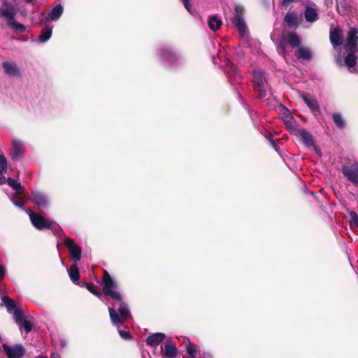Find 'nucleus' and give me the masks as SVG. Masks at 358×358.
<instances>
[{
    "label": "nucleus",
    "mask_w": 358,
    "mask_h": 358,
    "mask_svg": "<svg viewBox=\"0 0 358 358\" xmlns=\"http://www.w3.org/2000/svg\"><path fill=\"white\" fill-rule=\"evenodd\" d=\"M183 358H185V357H183Z\"/></svg>",
    "instance_id": "50"
},
{
    "label": "nucleus",
    "mask_w": 358,
    "mask_h": 358,
    "mask_svg": "<svg viewBox=\"0 0 358 358\" xmlns=\"http://www.w3.org/2000/svg\"><path fill=\"white\" fill-rule=\"evenodd\" d=\"M350 217L351 224H355L357 227H358V215L355 211H351L350 213Z\"/></svg>",
    "instance_id": "37"
},
{
    "label": "nucleus",
    "mask_w": 358,
    "mask_h": 358,
    "mask_svg": "<svg viewBox=\"0 0 358 358\" xmlns=\"http://www.w3.org/2000/svg\"><path fill=\"white\" fill-rule=\"evenodd\" d=\"M161 55L163 59L168 62L170 64H176L178 60L177 53L169 47L162 48Z\"/></svg>",
    "instance_id": "12"
},
{
    "label": "nucleus",
    "mask_w": 358,
    "mask_h": 358,
    "mask_svg": "<svg viewBox=\"0 0 358 358\" xmlns=\"http://www.w3.org/2000/svg\"><path fill=\"white\" fill-rule=\"evenodd\" d=\"M269 141L272 145V147L276 150L278 151V149H279V147L278 145L275 143V142L274 141V140L272 138H269Z\"/></svg>",
    "instance_id": "44"
},
{
    "label": "nucleus",
    "mask_w": 358,
    "mask_h": 358,
    "mask_svg": "<svg viewBox=\"0 0 358 358\" xmlns=\"http://www.w3.org/2000/svg\"><path fill=\"white\" fill-rule=\"evenodd\" d=\"M304 15L306 20L308 22H313L318 19L317 10L310 6L306 7Z\"/></svg>",
    "instance_id": "25"
},
{
    "label": "nucleus",
    "mask_w": 358,
    "mask_h": 358,
    "mask_svg": "<svg viewBox=\"0 0 358 358\" xmlns=\"http://www.w3.org/2000/svg\"><path fill=\"white\" fill-rule=\"evenodd\" d=\"M6 180L8 185L15 191L16 194H24V188L21 185L20 182L15 181V180L12 179L11 178H9V177L7 178Z\"/></svg>",
    "instance_id": "26"
},
{
    "label": "nucleus",
    "mask_w": 358,
    "mask_h": 358,
    "mask_svg": "<svg viewBox=\"0 0 358 358\" xmlns=\"http://www.w3.org/2000/svg\"><path fill=\"white\" fill-rule=\"evenodd\" d=\"M303 101L314 112H320V106L317 101L308 93H303L301 96Z\"/></svg>",
    "instance_id": "15"
},
{
    "label": "nucleus",
    "mask_w": 358,
    "mask_h": 358,
    "mask_svg": "<svg viewBox=\"0 0 358 358\" xmlns=\"http://www.w3.org/2000/svg\"><path fill=\"white\" fill-rule=\"evenodd\" d=\"M342 173L347 179L352 182L354 185H358V164H355L354 168H350L346 165L341 166Z\"/></svg>",
    "instance_id": "9"
},
{
    "label": "nucleus",
    "mask_w": 358,
    "mask_h": 358,
    "mask_svg": "<svg viewBox=\"0 0 358 358\" xmlns=\"http://www.w3.org/2000/svg\"><path fill=\"white\" fill-rule=\"evenodd\" d=\"M109 315L110 320L113 325L117 327H120V325L122 324L124 320L122 318L120 314L114 309V308H108Z\"/></svg>",
    "instance_id": "20"
},
{
    "label": "nucleus",
    "mask_w": 358,
    "mask_h": 358,
    "mask_svg": "<svg viewBox=\"0 0 358 358\" xmlns=\"http://www.w3.org/2000/svg\"><path fill=\"white\" fill-rule=\"evenodd\" d=\"M301 39L299 36L294 31L283 33L276 43V50L279 55L285 57L287 52L286 44L288 43L292 48H296L294 55L299 59L310 61L313 59V54L310 48L301 47Z\"/></svg>",
    "instance_id": "1"
},
{
    "label": "nucleus",
    "mask_w": 358,
    "mask_h": 358,
    "mask_svg": "<svg viewBox=\"0 0 358 358\" xmlns=\"http://www.w3.org/2000/svg\"><path fill=\"white\" fill-rule=\"evenodd\" d=\"M64 243L68 248L71 259L76 263L81 259L82 250L75 241L69 237L64 239Z\"/></svg>",
    "instance_id": "6"
},
{
    "label": "nucleus",
    "mask_w": 358,
    "mask_h": 358,
    "mask_svg": "<svg viewBox=\"0 0 358 358\" xmlns=\"http://www.w3.org/2000/svg\"><path fill=\"white\" fill-rule=\"evenodd\" d=\"M13 203H14L15 206H18V207H20V208H22V207H23V206H24V200H23V199H19V200H18V201H13Z\"/></svg>",
    "instance_id": "43"
},
{
    "label": "nucleus",
    "mask_w": 358,
    "mask_h": 358,
    "mask_svg": "<svg viewBox=\"0 0 358 358\" xmlns=\"http://www.w3.org/2000/svg\"><path fill=\"white\" fill-rule=\"evenodd\" d=\"M4 72L9 76L20 77V73L17 64L10 61H5L2 63Z\"/></svg>",
    "instance_id": "13"
},
{
    "label": "nucleus",
    "mask_w": 358,
    "mask_h": 358,
    "mask_svg": "<svg viewBox=\"0 0 358 358\" xmlns=\"http://www.w3.org/2000/svg\"><path fill=\"white\" fill-rule=\"evenodd\" d=\"M119 334L122 338L126 341H130L132 339V336L129 331L124 330H119Z\"/></svg>",
    "instance_id": "40"
},
{
    "label": "nucleus",
    "mask_w": 358,
    "mask_h": 358,
    "mask_svg": "<svg viewBox=\"0 0 358 358\" xmlns=\"http://www.w3.org/2000/svg\"><path fill=\"white\" fill-rule=\"evenodd\" d=\"M298 0H283L282 5L286 6L291 2H296Z\"/></svg>",
    "instance_id": "45"
},
{
    "label": "nucleus",
    "mask_w": 358,
    "mask_h": 358,
    "mask_svg": "<svg viewBox=\"0 0 358 358\" xmlns=\"http://www.w3.org/2000/svg\"><path fill=\"white\" fill-rule=\"evenodd\" d=\"M13 315V318L17 324H20V322H22L25 318L24 317V313L22 309L18 308L17 310H15L12 313Z\"/></svg>",
    "instance_id": "34"
},
{
    "label": "nucleus",
    "mask_w": 358,
    "mask_h": 358,
    "mask_svg": "<svg viewBox=\"0 0 358 358\" xmlns=\"http://www.w3.org/2000/svg\"><path fill=\"white\" fill-rule=\"evenodd\" d=\"M358 29L351 27L348 33L346 48L351 52H358Z\"/></svg>",
    "instance_id": "7"
},
{
    "label": "nucleus",
    "mask_w": 358,
    "mask_h": 358,
    "mask_svg": "<svg viewBox=\"0 0 358 358\" xmlns=\"http://www.w3.org/2000/svg\"><path fill=\"white\" fill-rule=\"evenodd\" d=\"M233 24L237 27L238 32L243 35L246 31V25L243 17H234L232 19Z\"/></svg>",
    "instance_id": "27"
},
{
    "label": "nucleus",
    "mask_w": 358,
    "mask_h": 358,
    "mask_svg": "<svg viewBox=\"0 0 358 358\" xmlns=\"http://www.w3.org/2000/svg\"><path fill=\"white\" fill-rule=\"evenodd\" d=\"M343 31L339 27H335L330 31V41L334 46L342 44Z\"/></svg>",
    "instance_id": "16"
},
{
    "label": "nucleus",
    "mask_w": 358,
    "mask_h": 358,
    "mask_svg": "<svg viewBox=\"0 0 358 358\" xmlns=\"http://www.w3.org/2000/svg\"><path fill=\"white\" fill-rule=\"evenodd\" d=\"M33 1H34V0H25V1H26L27 3H31V2H32Z\"/></svg>",
    "instance_id": "47"
},
{
    "label": "nucleus",
    "mask_w": 358,
    "mask_h": 358,
    "mask_svg": "<svg viewBox=\"0 0 358 358\" xmlns=\"http://www.w3.org/2000/svg\"><path fill=\"white\" fill-rule=\"evenodd\" d=\"M235 16L234 17H243L245 10L243 6L236 5L235 6Z\"/></svg>",
    "instance_id": "38"
},
{
    "label": "nucleus",
    "mask_w": 358,
    "mask_h": 358,
    "mask_svg": "<svg viewBox=\"0 0 358 358\" xmlns=\"http://www.w3.org/2000/svg\"><path fill=\"white\" fill-rule=\"evenodd\" d=\"M117 301L119 303L118 313L125 321L131 315L127 303L123 301L122 296H121V300Z\"/></svg>",
    "instance_id": "23"
},
{
    "label": "nucleus",
    "mask_w": 358,
    "mask_h": 358,
    "mask_svg": "<svg viewBox=\"0 0 358 358\" xmlns=\"http://www.w3.org/2000/svg\"><path fill=\"white\" fill-rule=\"evenodd\" d=\"M11 159L13 161H18L20 157L24 155V148L22 143L19 141L14 140L10 151Z\"/></svg>",
    "instance_id": "10"
},
{
    "label": "nucleus",
    "mask_w": 358,
    "mask_h": 358,
    "mask_svg": "<svg viewBox=\"0 0 358 358\" xmlns=\"http://www.w3.org/2000/svg\"><path fill=\"white\" fill-rule=\"evenodd\" d=\"M27 213L29 214L31 224L36 229L38 230L51 229L54 222L45 219L42 215L34 213L29 208L27 210Z\"/></svg>",
    "instance_id": "3"
},
{
    "label": "nucleus",
    "mask_w": 358,
    "mask_h": 358,
    "mask_svg": "<svg viewBox=\"0 0 358 358\" xmlns=\"http://www.w3.org/2000/svg\"><path fill=\"white\" fill-rule=\"evenodd\" d=\"M185 8L188 10L190 11L191 9V4L189 0H182Z\"/></svg>",
    "instance_id": "42"
},
{
    "label": "nucleus",
    "mask_w": 358,
    "mask_h": 358,
    "mask_svg": "<svg viewBox=\"0 0 358 358\" xmlns=\"http://www.w3.org/2000/svg\"><path fill=\"white\" fill-rule=\"evenodd\" d=\"M69 275L74 284L80 285L79 283L80 273L76 263L73 264L69 269Z\"/></svg>",
    "instance_id": "22"
},
{
    "label": "nucleus",
    "mask_w": 358,
    "mask_h": 358,
    "mask_svg": "<svg viewBox=\"0 0 358 358\" xmlns=\"http://www.w3.org/2000/svg\"><path fill=\"white\" fill-rule=\"evenodd\" d=\"M6 274L5 267L0 264V281L4 278Z\"/></svg>",
    "instance_id": "41"
},
{
    "label": "nucleus",
    "mask_w": 358,
    "mask_h": 358,
    "mask_svg": "<svg viewBox=\"0 0 358 358\" xmlns=\"http://www.w3.org/2000/svg\"><path fill=\"white\" fill-rule=\"evenodd\" d=\"M64 8L61 4H57L52 8L50 13H48L46 20L47 21H56L62 15Z\"/></svg>",
    "instance_id": "18"
},
{
    "label": "nucleus",
    "mask_w": 358,
    "mask_h": 358,
    "mask_svg": "<svg viewBox=\"0 0 358 358\" xmlns=\"http://www.w3.org/2000/svg\"><path fill=\"white\" fill-rule=\"evenodd\" d=\"M102 293L106 296H110L114 301L121 300V294L115 291L117 287V283L111 278L109 273L106 271H103L102 278Z\"/></svg>",
    "instance_id": "2"
},
{
    "label": "nucleus",
    "mask_w": 358,
    "mask_h": 358,
    "mask_svg": "<svg viewBox=\"0 0 358 358\" xmlns=\"http://www.w3.org/2000/svg\"><path fill=\"white\" fill-rule=\"evenodd\" d=\"M299 133L298 136H301V140L302 143L306 147H310L314 145V141L313 135L306 129L301 128L300 131H297Z\"/></svg>",
    "instance_id": "17"
},
{
    "label": "nucleus",
    "mask_w": 358,
    "mask_h": 358,
    "mask_svg": "<svg viewBox=\"0 0 358 358\" xmlns=\"http://www.w3.org/2000/svg\"><path fill=\"white\" fill-rule=\"evenodd\" d=\"M266 80L262 73L257 74L254 80V89L258 93L257 97L259 99L264 98L266 94Z\"/></svg>",
    "instance_id": "8"
},
{
    "label": "nucleus",
    "mask_w": 358,
    "mask_h": 358,
    "mask_svg": "<svg viewBox=\"0 0 358 358\" xmlns=\"http://www.w3.org/2000/svg\"><path fill=\"white\" fill-rule=\"evenodd\" d=\"M356 52H349L344 59L345 64L348 67L349 69L355 66L357 64V57L355 55Z\"/></svg>",
    "instance_id": "28"
},
{
    "label": "nucleus",
    "mask_w": 358,
    "mask_h": 358,
    "mask_svg": "<svg viewBox=\"0 0 358 358\" xmlns=\"http://www.w3.org/2000/svg\"><path fill=\"white\" fill-rule=\"evenodd\" d=\"M178 350L176 344L169 341L166 343L164 346V351L162 354L163 358H176L177 357Z\"/></svg>",
    "instance_id": "14"
},
{
    "label": "nucleus",
    "mask_w": 358,
    "mask_h": 358,
    "mask_svg": "<svg viewBox=\"0 0 358 358\" xmlns=\"http://www.w3.org/2000/svg\"><path fill=\"white\" fill-rule=\"evenodd\" d=\"M8 164L6 158L3 155H0V174L3 175L7 172Z\"/></svg>",
    "instance_id": "36"
},
{
    "label": "nucleus",
    "mask_w": 358,
    "mask_h": 358,
    "mask_svg": "<svg viewBox=\"0 0 358 358\" xmlns=\"http://www.w3.org/2000/svg\"><path fill=\"white\" fill-rule=\"evenodd\" d=\"M80 286L85 287L89 292H90L94 296L101 299L103 296V293L97 290V287L92 282H83Z\"/></svg>",
    "instance_id": "30"
},
{
    "label": "nucleus",
    "mask_w": 358,
    "mask_h": 358,
    "mask_svg": "<svg viewBox=\"0 0 358 358\" xmlns=\"http://www.w3.org/2000/svg\"><path fill=\"white\" fill-rule=\"evenodd\" d=\"M332 119L337 127L342 129L345 125V121L339 113H335L332 115Z\"/></svg>",
    "instance_id": "33"
},
{
    "label": "nucleus",
    "mask_w": 358,
    "mask_h": 358,
    "mask_svg": "<svg viewBox=\"0 0 358 358\" xmlns=\"http://www.w3.org/2000/svg\"><path fill=\"white\" fill-rule=\"evenodd\" d=\"M6 178L0 176V185L5 183Z\"/></svg>",
    "instance_id": "46"
},
{
    "label": "nucleus",
    "mask_w": 358,
    "mask_h": 358,
    "mask_svg": "<svg viewBox=\"0 0 358 358\" xmlns=\"http://www.w3.org/2000/svg\"><path fill=\"white\" fill-rule=\"evenodd\" d=\"M287 127L288 130L289 131V132L291 133V134L295 135V136H298V134H299V133L296 132V131H300V130L301 129V128H299L296 125H293V124H287Z\"/></svg>",
    "instance_id": "39"
},
{
    "label": "nucleus",
    "mask_w": 358,
    "mask_h": 358,
    "mask_svg": "<svg viewBox=\"0 0 358 358\" xmlns=\"http://www.w3.org/2000/svg\"><path fill=\"white\" fill-rule=\"evenodd\" d=\"M52 33V29L50 27H46L41 30V34L38 37V40L41 43H45L48 41Z\"/></svg>",
    "instance_id": "31"
},
{
    "label": "nucleus",
    "mask_w": 358,
    "mask_h": 358,
    "mask_svg": "<svg viewBox=\"0 0 358 358\" xmlns=\"http://www.w3.org/2000/svg\"><path fill=\"white\" fill-rule=\"evenodd\" d=\"M31 201L38 207H45L48 204L45 196L39 193L32 194L30 198Z\"/></svg>",
    "instance_id": "21"
},
{
    "label": "nucleus",
    "mask_w": 358,
    "mask_h": 358,
    "mask_svg": "<svg viewBox=\"0 0 358 358\" xmlns=\"http://www.w3.org/2000/svg\"><path fill=\"white\" fill-rule=\"evenodd\" d=\"M1 15L7 20V23L9 26L12 27L15 31L19 32H24L25 27L15 20V15H16L15 10L13 7H10L0 11Z\"/></svg>",
    "instance_id": "4"
},
{
    "label": "nucleus",
    "mask_w": 358,
    "mask_h": 358,
    "mask_svg": "<svg viewBox=\"0 0 358 358\" xmlns=\"http://www.w3.org/2000/svg\"><path fill=\"white\" fill-rule=\"evenodd\" d=\"M208 24L211 30L217 31L220 28L222 22L217 16H210L208 19Z\"/></svg>",
    "instance_id": "29"
},
{
    "label": "nucleus",
    "mask_w": 358,
    "mask_h": 358,
    "mask_svg": "<svg viewBox=\"0 0 358 358\" xmlns=\"http://www.w3.org/2000/svg\"><path fill=\"white\" fill-rule=\"evenodd\" d=\"M2 348L8 358H22L26 353L24 348L21 344H16L11 347L3 343Z\"/></svg>",
    "instance_id": "5"
},
{
    "label": "nucleus",
    "mask_w": 358,
    "mask_h": 358,
    "mask_svg": "<svg viewBox=\"0 0 358 358\" xmlns=\"http://www.w3.org/2000/svg\"><path fill=\"white\" fill-rule=\"evenodd\" d=\"M35 358H48V357H47L38 356V357H36Z\"/></svg>",
    "instance_id": "48"
},
{
    "label": "nucleus",
    "mask_w": 358,
    "mask_h": 358,
    "mask_svg": "<svg viewBox=\"0 0 358 358\" xmlns=\"http://www.w3.org/2000/svg\"><path fill=\"white\" fill-rule=\"evenodd\" d=\"M2 301L5 306L7 308V311L12 314L15 310H17L19 308L17 306V303L13 299H10L9 296H4L2 298Z\"/></svg>",
    "instance_id": "24"
},
{
    "label": "nucleus",
    "mask_w": 358,
    "mask_h": 358,
    "mask_svg": "<svg viewBox=\"0 0 358 358\" xmlns=\"http://www.w3.org/2000/svg\"><path fill=\"white\" fill-rule=\"evenodd\" d=\"M165 338V334L164 333H155L150 335L146 339V343L150 346H155L163 341Z\"/></svg>",
    "instance_id": "19"
},
{
    "label": "nucleus",
    "mask_w": 358,
    "mask_h": 358,
    "mask_svg": "<svg viewBox=\"0 0 358 358\" xmlns=\"http://www.w3.org/2000/svg\"><path fill=\"white\" fill-rule=\"evenodd\" d=\"M186 351L192 358H196L198 352V346L189 341L185 343Z\"/></svg>",
    "instance_id": "32"
},
{
    "label": "nucleus",
    "mask_w": 358,
    "mask_h": 358,
    "mask_svg": "<svg viewBox=\"0 0 358 358\" xmlns=\"http://www.w3.org/2000/svg\"><path fill=\"white\" fill-rule=\"evenodd\" d=\"M1 341H2V338H1V337L0 336V342H1Z\"/></svg>",
    "instance_id": "49"
},
{
    "label": "nucleus",
    "mask_w": 358,
    "mask_h": 358,
    "mask_svg": "<svg viewBox=\"0 0 358 358\" xmlns=\"http://www.w3.org/2000/svg\"><path fill=\"white\" fill-rule=\"evenodd\" d=\"M282 24L289 28L296 29L299 27L298 15L294 12H287L283 19Z\"/></svg>",
    "instance_id": "11"
},
{
    "label": "nucleus",
    "mask_w": 358,
    "mask_h": 358,
    "mask_svg": "<svg viewBox=\"0 0 358 358\" xmlns=\"http://www.w3.org/2000/svg\"><path fill=\"white\" fill-rule=\"evenodd\" d=\"M20 329H24L26 333L30 332L33 329V324L24 319L22 322H20V324H17Z\"/></svg>",
    "instance_id": "35"
}]
</instances>
